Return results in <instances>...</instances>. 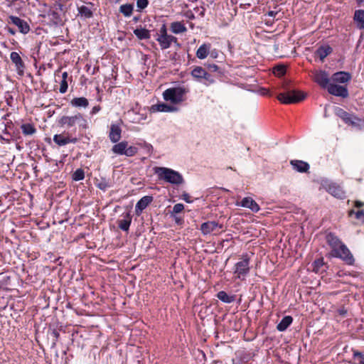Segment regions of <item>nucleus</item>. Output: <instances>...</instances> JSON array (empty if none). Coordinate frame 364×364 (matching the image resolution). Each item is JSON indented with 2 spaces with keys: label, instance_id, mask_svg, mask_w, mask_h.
I'll list each match as a JSON object with an SVG mask.
<instances>
[{
  "label": "nucleus",
  "instance_id": "1",
  "mask_svg": "<svg viewBox=\"0 0 364 364\" xmlns=\"http://www.w3.org/2000/svg\"><path fill=\"white\" fill-rule=\"evenodd\" d=\"M327 244L331 247V255L340 258L346 264L352 265L355 259L347 246L333 232H328L326 235Z\"/></svg>",
  "mask_w": 364,
  "mask_h": 364
},
{
  "label": "nucleus",
  "instance_id": "2",
  "mask_svg": "<svg viewBox=\"0 0 364 364\" xmlns=\"http://www.w3.org/2000/svg\"><path fill=\"white\" fill-rule=\"evenodd\" d=\"M154 172L159 180L164 181L172 185L179 186L185 183L183 176L177 171L167 167L156 166Z\"/></svg>",
  "mask_w": 364,
  "mask_h": 364
},
{
  "label": "nucleus",
  "instance_id": "3",
  "mask_svg": "<svg viewBox=\"0 0 364 364\" xmlns=\"http://www.w3.org/2000/svg\"><path fill=\"white\" fill-rule=\"evenodd\" d=\"M57 122L59 127L67 129L72 128L77 124L81 129L85 130L89 128L87 120L80 112L76 113L73 116H62L58 119Z\"/></svg>",
  "mask_w": 364,
  "mask_h": 364
},
{
  "label": "nucleus",
  "instance_id": "4",
  "mask_svg": "<svg viewBox=\"0 0 364 364\" xmlns=\"http://www.w3.org/2000/svg\"><path fill=\"white\" fill-rule=\"evenodd\" d=\"M285 92L279 93L277 96L278 100L283 104H294L304 100L306 95L296 90H291L284 87Z\"/></svg>",
  "mask_w": 364,
  "mask_h": 364
},
{
  "label": "nucleus",
  "instance_id": "5",
  "mask_svg": "<svg viewBox=\"0 0 364 364\" xmlns=\"http://www.w3.org/2000/svg\"><path fill=\"white\" fill-rule=\"evenodd\" d=\"M191 76L198 82L209 86L215 82V75L209 73L205 68L196 66L191 73Z\"/></svg>",
  "mask_w": 364,
  "mask_h": 364
},
{
  "label": "nucleus",
  "instance_id": "6",
  "mask_svg": "<svg viewBox=\"0 0 364 364\" xmlns=\"http://www.w3.org/2000/svg\"><path fill=\"white\" fill-rule=\"evenodd\" d=\"M186 90L182 87H174L166 89L163 92V97L166 101H169L173 104H178L183 100V95Z\"/></svg>",
  "mask_w": 364,
  "mask_h": 364
},
{
  "label": "nucleus",
  "instance_id": "7",
  "mask_svg": "<svg viewBox=\"0 0 364 364\" xmlns=\"http://www.w3.org/2000/svg\"><path fill=\"white\" fill-rule=\"evenodd\" d=\"M234 273L237 274L238 278L245 277L250 272V259L248 257L244 258L242 261L237 262L235 264Z\"/></svg>",
  "mask_w": 364,
  "mask_h": 364
},
{
  "label": "nucleus",
  "instance_id": "8",
  "mask_svg": "<svg viewBox=\"0 0 364 364\" xmlns=\"http://www.w3.org/2000/svg\"><path fill=\"white\" fill-rule=\"evenodd\" d=\"M327 91L329 94L336 96L341 97L343 98H347L349 95L348 90L346 86L339 85L337 84L331 83L327 89Z\"/></svg>",
  "mask_w": 364,
  "mask_h": 364
},
{
  "label": "nucleus",
  "instance_id": "9",
  "mask_svg": "<svg viewBox=\"0 0 364 364\" xmlns=\"http://www.w3.org/2000/svg\"><path fill=\"white\" fill-rule=\"evenodd\" d=\"M94 181L95 186L104 192L114 185L113 178H106L102 176H100L99 178H95Z\"/></svg>",
  "mask_w": 364,
  "mask_h": 364
},
{
  "label": "nucleus",
  "instance_id": "10",
  "mask_svg": "<svg viewBox=\"0 0 364 364\" xmlns=\"http://www.w3.org/2000/svg\"><path fill=\"white\" fill-rule=\"evenodd\" d=\"M63 7L64 6L61 3L56 2L48 11V16L51 18V19L55 24H58L62 21L60 14L58 11H63Z\"/></svg>",
  "mask_w": 364,
  "mask_h": 364
},
{
  "label": "nucleus",
  "instance_id": "11",
  "mask_svg": "<svg viewBox=\"0 0 364 364\" xmlns=\"http://www.w3.org/2000/svg\"><path fill=\"white\" fill-rule=\"evenodd\" d=\"M10 58L11 62L15 65L18 74L23 75L26 65L20 55L17 52H11Z\"/></svg>",
  "mask_w": 364,
  "mask_h": 364
},
{
  "label": "nucleus",
  "instance_id": "12",
  "mask_svg": "<svg viewBox=\"0 0 364 364\" xmlns=\"http://www.w3.org/2000/svg\"><path fill=\"white\" fill-rule=\"evenodd\" d=\"M314 80L323 89H328L331 84L328 74L325 70H320L319 72H317L315 74Z\"/></svg>",
  "mask_w": 364,
  "mask_h": 364
},
{
  "label": "nucleus",
  "instance_id": "13",
  "mask_svg": "<svg viewBox=\"0 0 364 364\" xmlns=\"http://www.w3.org/2000/svg\"><path fill=\"white\" fill-rule=\"evenodd\" d=\"M9 19L13 24L18 28L21 33L27 34L30 31V26L28 23L23 19L15 16H10Z\"/></svg>",
  "mask_w": 364,
  "mask_h": 364
},
{
  "label": "nucleus",
  "instance_id": "14",
  "mask_svg": "<svg viewBox=\"0 0 364 364\" xmlns=\"http://www.w3.org/2000/svg\"><path fill=\"white\" fill-rule=\"evenodd\" d=\"M177 110V107L172 105H169L165 102H159L156 105H151L150 107V112L154 113L157 112H176Z\"/></svg>",
  "mask_w": 364,
  "mask_h": 364
},
{
  "label": "nucleus",
  "instance_id": "15",
  "mask_svg": "<svg viewBox=\"0 0 364 364\" xmlns=\"http://www.w3.org/2000/svg\"><path fill=\"white\" fill-rule=\"evenodd\" d=\"M154 200L152 196H145L142 197L136 204L135 213L137 215H140L142 211L151 203Z\"/></svg>",
  "mask_w": 364,
  "mask_h": 364
},
{
  "label": "nucleus",
  "instance_id": "16",
  "mask_svg": "<svg viewBox=\"0 0 364 364\" xmlns=\"http://www.w3.org/2000/svg\"><path fill=\"white\" fill-rule=\"evenodd\" d=\"M217 228H222L223 225H220L216 221H207L201 224L200 230L203 235H208L215 230Z\"/></svg>",
  "mask_w": 364,
  "mask_h": 364
},
{
  "label": "nucleus",
  "instance_id": "17",
  "mask_svg": "<svg viewBox=\"0 0 364 364\" xmlns=\"http://www.w3.org/2000/svg\"><path fill=\"white\" fill-rule=\"evenodd\" d=\"M122 137V129L119 124H112L109 133V138L112 143L118 142Z\"/></svg>",
  "mask_w": 364,
  "mask_h": 364
},
{
  "label": "nucleus",
  "instance_id": "18",
  "mask_svg": "<svg viewBox=\"0 0 364 364\" xmlns=\"http://www.w3.org/2000/svg\"><path fill=\"white\" fill-rule=\"evenodd\" d=\"M333 48L327 44L320 46L315 51L314 54L318 57L321 62H323L325 58L332 53Z\"/></svg>",
  "mask_w": 364,
  "mask_h": 364
},
{
  "label": "nucleus",
  "instance_id": "19",
  "mask_svg": "<svg viewBox=\"0 0 364 364\" xmlns=\"http://www.w3.org/2000/svg\"><path fill=\"white\" fill-rule=\"evenodd\" d=\"M332 80L338 83H346L350 81L352 75L350 73L346 71H338L333 74Z\"/></svg>",
  "mask_w": 364,
  "mask_h": 364
},
{
  "label": "nucleus",
  "instance_id": "20",
  "mask_svg": "<svg viewBox=\"0 0 364 364\" xmlns=\"http://www.w3.org/2000/svg\"><path fill=\"white\" fill-rule=\"evenodd\" d=\"M290 164L294 170L299 173H307L310 168L307 162L301 160H291Z\"/></svg>",
  "mask_w": 364,
  "mask_h": 364
},
{
  "label": "nucleus",
  "instance_id": "21",
  "mask_svg": "<svg viewBox=\"0 0 364 364\" xmlns=\"http://www.w3.org/2000/svg\"><path fill=\"white\" fill-rule=\"evenodd\" d=\"M240 205L250 209L254 213H257L260 209L259 205L250 197L244 198L240 202Z\"/></svg>",
  "mask_w": 364,
  "mask_h": 364
},
{
  "label": "nucleus",
  "instance_id": "22",
  "mask_svg": "<svg viewBox=\"0 0 364 364\" xmlns=\"http://www.w3.org/2000/svg\"><path fill=\"white\" fill-rule=\"evenodd\" d=\"M133 33L139 40H147L151 37L150 31L141 26H137Z\"/></svg>",
  "mask_w": 364,
  "mask_h": 364
},
{
  "label": "nucleus",
  "instance_id": "23",
  "mask_svg": "<svg viewBox=\"0 0 364 364\" xmlns=\"http://www.w3.org/2000/svg\"><path fill=\"white\" fill-rule=\"evenodd\" d=\"M326 191L330 194L338 198H342L345 195V193L343 191L342 188L336 183L328 184V187L326 188Z\"/></svg>",
  "mask_w": 364,
  "mask_h": 364
},
{
  "label": "nucleus",
  "instance_id": "24",
  "mask_svg": "<svg viewBox=\"0 0 364 364\" xmlns=\"http://www.w3.org/2000/svg\"><path fill=\"white\" fill-rule=\"evenodd\" d=\"M346 124L350 125L358 130H360L364 127V120L353 114L350 116Z\"/></svg>",
  "mask_w": 364,
  "mask_h": 364
},
{
  "label": "nucleus",
  "instance_id": "25",
  "mask_svg": "<svg viewBox=\"0 0 364 364\" xmlns=\"http://www.w3.org/2000/svg\"><path fill=\"white\" fill-rule=\"evenodd\" d=\"M132 215L129 213H127L124 218L117 220L118 227L124 232H128L132 223Z\"/></svg>",
  "mask_w": 364,
  "mask_h": 364
},
{
  "label": "nucleus",
  "instance_id": "26",
  "mask_svg": "<svg viewBox=\"0 0 364 364\" xmlns=\"http://www.w3.org/2000/svg\"><path fill=\"white\" fill-rule=\"evenodd\" d=\"M353 20L358 28L364 30V10H356L354 13Z\"/></svg>",
  "mask_w": 364,
  "mask_h": 364
},
{
  "label": "nucleus",
  "instance_id": "27",
  "mask_svg": "<svg viewBox=\"0 0 364 364\" xmlns=\"http://www.w3.org/2000/svg\"><path fill=\"white\" fill-rule=\"evenodd\" d=\"M211 45L210 43L202 44L196 51V57L199 59H205L210 53Z\"/></svg>",
  "mask_w": 364,
  "mask_h": 364
},
{
  "label": "nucleus",
  "instance_id": "28",
  "mask_svg": "<svg viewBox=\"0 0 364 364\" xmlns=\"http://www.w3.org/2000/svg\"><path fill=\"white\" fill-rule=\"evenodd\" d=\"M292 321L293 318L291 316H285L277 324V329L280 332H283L288 328V327L292 323Z\"/></svg>",
  "mask_w": 364,
  "mask_h": 364
},
{
  "label": "nucleus",
  "instance_id": "29",
  "mask_svg": "<svg viewBox=\"0 0 364 364\" xmlns=\"http://www.w3.org/2000/svg\"><path fill=\"white\" fill-rule=\"evenodd\" d=\"M311 266L314 272L322 274L326 271L324 267L326 266V264L324 262L323 258L320 257L315 259L311 264Z\"/></svg>",
  "mask_w": 364,
  "mask_h": 364
},
{
  "label": "nucleus",
  "instance_id": "30",
  "mask_svg": "<svg viewBox=\"0 0 364 364\" xmlns=\"http://www.w3.org/2000/svg\"><path fill=\"white\" fill-rule=\"evenodd\" d=\"M70 105L77 108H86L89 105V101L84 97H74L70 101Z\"/></svg>",
  "mask_w": 364,
  "mask_h": 364
},
{
  "label": "nucleus",
  "instance_id": "31",
  "mask_svg": "<svg viewBox=\"0 0 364 364\" xmlns=\"http://www.w3.org/2000/svg\"><path fill=\"white\" fill-rule=\"evenodd\" d=\"M128 145V141H122L119 143L117 142V144L112 147V151L115 154L124 155L125 149Z\"/></svg>",
  "mask_w": 364,
  "mask_h": 364
},
{
  "label": "nucleus",
  "instance_id": "32",
  "mask_svg": "<svg viewBox=\"0 0 364 364\" xmlns=\"http://www.w3.org/2000/svg\"><path fill=\"white\" fill-rule=\"evenodd\" d=\"M204 68H206L209 73H216L218 76H221L224 74V70L215 63H206L204 64Z\"/></svg>",
  "mask_w": 364,
  "mask_h": 364
},
{
  "label": "nucleus",
  "instance_id": "33",
  "mask_svg": "<svg viewBox=\"0 0 364 364\" xmlns=\"http://www.w3.org/2000/svg\"><path fill=\"white\" fill-rule=\"evenodd\" d=\"M186 27L183 23L179 21L173 22L171 24V31L176 34L182 33L186 31Z\"/></svg>",
  "mask_w": 364,
  "mask_h": 364
},
{
  "label": "nucleus",
  "instance_id": "34",
  "mask_svg": "<svg viewBox=\"0 0 364 364\" xmlns=\"http://www.w3.org/2000/svg\"><path fill=\"white\" fill-rule=\"evenodd\" d=\"M217 298L224 303L230 304L235 301V296L229 295L225 291H220L217 294Z\"/></svg>",
  "mask_w": 364,
  "mask_h": 364
},
{
  "label": "nucleus",
  "instance_id": "35",
  "mask_svg": "<svg viewBox=\"0 0 364 364\" xmlns=\"http://www.w3.org/2000/svg\"><path fill=\"white\" fill-rule=\"evenodd\" d=\"M77 11L81 17L84 18H90L93 17V12L86 6H81L77 7Z\"/></svg>",
  "mask_w": 364,
  "mask_h": 364
},
{
  "label": "nucleus",
  "instance_id": "36",
  "mask_svg": "<svg viewBox=\"0 0 364 364\" xmlns=\"http://www.w3.org/2000/svg\"><path fill=\"white\" fill-rule=\"evenodd\" d=\"M21 129L25 136L32 135L36 132L35 127L30 123L22 124L21 125Z\"/></svg>",
  "mask_w": 364,
  "mask_h": 364
},
{
  "label": "nucleus",
  "instance_id": "37",
  "mask_svg": "<svg viewBox=\"0 0 364 364\" xmlns=\"http://www.w3.org/2000/svg\"><path fill=\"white\" fill-rule=\"evenodd\" d=\"M134 10L133 4H126L121 5L119 7V12L122 13L125 17L130 16Z\"/></svg>",
  "mask_w": 364,
  "mask_h": 364
},
{
  "label": "nucleus",
  "instance_id": "38",
  "mask_svg": "<svg viewBox=\"0 0 364 364\" xmlns=\"http://www.w3.org/2000/svg\"><path fill=\"white\" fill-rule=\"evenodd\" d=\"M53 141L60 146H65L68 144V136L62 134H55L53 136Z\"/></svg>",
  "mask_w": 364,
  "mask_h": 364
},
{
  "label": "nucleus",
  "instance_id": "39",
  "mask_svg": "<svg viewBox=\"0 0 364 364\" xmlns=\"http://www.w3.org/2000/svg\"><path fill=\"white\" fill-rule=\"evenodd\" d=\"M156 41L159 42L162 50L167 49L171 46L168 36H158Z\"/></svg>",
  "mask_w": 364,
  "mask_h": 364
},
{
  "label": "nucleus",
  "instance_id": "40",
  "mask_svg": "<svg viewBox=\"0 0 364 364\" xmlns=\"http://www.w3.org/2000/svg\"><path fill=\"white\" fill-rule=\"evenodd\" d=\"M335 114H336V116L340 117L345 123L348 119L350 116L352 114L338 107H336Z\"/></svg>",
  "mask_w": 364,
  "mask_h": 364
},
{
  "label": "nucleus",
  "instance_id": "41",
  "mask_svg": "<svg viewBox=\"0 0 364 364\" xmlns=\"http://www.w3.org/2000/svg\"><path fill=\"white\" fill-rule=\"evenodd\" d=\"M84 178H85V172L82 168L76 169L72 175V179L75 181H79L83 180Z\"/></svg>",
  "mask_w": 364,
  "mask_h": 364
},
{
  "label": "nucleus",
  "instance_id": "42",
  "mask_svg": "<svg viewBox=\"0 0 364 364\" xmlns=\"http://www.w3.org/2000/svg\"><path fill=\"white\" fill-rule=\"evenodd\" d=\"M138 152V149L134 146H127L124 155L129 157L134 156Z\"/></svg>",
  "mask_w": 364,
  "mask_h": 364
},
{
  "label": "nucleus",
  "instance_id": "43",
  "mask_svg": "<svg viewBox=\"0 0 364 364\" xmlns=\"http://www.w3.org/2000/svg\"><path fill=\"white\" fill-rule=\"evenodd\" d=\"M149 4V0H136V7L141 11L146 9Z\"/></svg>",
  "mask_w": 364,
  "mask_h": 364
},
{
  "label": "nucleus",
  "instance_id": "44",
  "mask_svg": "<svg viewBox=\"0 0 364 364\" xmlns=\"http://www.w3.org/2000/svg\"><path fill=\"white\" fill-rule=\"evenodd\" d=\"M184 209V205L182 203H177L173 207V210L171 213V217L173 215L181 213Z\"/></svg>",
  "mask_w": 364,
  "mask_h": 364
},
{
  "label": "nucleus",
  "instance_id": "45",
  "mask_svg": "<svg viewBox=\"0 0 364 364\" xmlns=\"http://www.w3.org/2000/svg\"><path fill=\"white\" fill-rule=\"evenodd\" d=\"M353 214H355V218L364 223V211L363 210H358L357 212L352 210L349 212V215H352Z\"/></svg>",
  "mask_w": 364,
  "mask_h": 364
},
{
  "label": "nucleus",
  "instance_id": "46",
  "mask_svg": "<svg viewBox=\"0 0 364 364\" xmlns=\"http://www.w3.org/2000/svg\"><path fill=\"white\" fill-rule=\"evenodd\" d=\"M51 336L53 337L52 347H54L56 345V343L58 341V338L60 337V333H59V332L57 330L53 329L51 331Z\"/></svg>",
  "mask_w": 364,
  "mask_h": 364
},
{
  "label": "nucleus",
  "instance_id": "47",
  "mask_svg": "<svg viewBox=\"0 0 364 364\" xmlns=\"http://www.w3.org/2000/svg\"><path fill=\"white\" fill-rule=\"evenodd\" d=\"M68 85L67 80H61L59 91L60 93H65L68 90Z\"/></svg>",
  "mask_w": 364,
  "mask_h": 364
},
{
  "label": "nucleus",
  "instance_id": "48",
  "mask_svg": "<svg viewBox=\"0 0 364 364\" xmlns=\"http://www.w3.org/2000/svg\"><path fill=\"white\" fill-rule=\"evenodd\" d=\"M141 147H143L146 150V153L149 155L151 154L152 151H153V146L150 144L144 142V143H143V144H141Z\"/></svg>",
  "mask_w": 364,
  "mask_h": 364
},
{
  "label": "nucleus",
  "instance_id": "49",
  "mask_svg": "<svg viewBox=\"0 0 364 364\" xmlns=\"http://www.w3.org/2000/svg\"><path fill=\"white\" fill-rule=\"evenodd\" d=\"M275 70L278 75H284L286 73V68L283 65H278L275 68Z\"/></svg>",
  "mask_w": 364,
  "mask_h": 364
},
{
  "label": "nucleus",
  "instance_id": "50",
  "mask_svg": "<svg viewBox=\"0 0 364 364\" xmlns=\"http://www.w3.org/2000/svg\"><path fill=\"white\" fill-rule=\"evenodd\" d=\"M338 314L343 318H345L347 316L348 311L344 306H343L338 309Z\"/></svg>",
  "mask_w": 364,
  "mask_h": 364
},
{
  "label": "nucleus",
  "instance_id": "51",
  "mask_svg": "<svg viewBox=\"0 0 364 364\" xmlns=\"http://www.w3.org/2000/svg\"><path fill=\"white\" fill-rule=\"evenodd\" d=\"M159 36H167L168 34L167 33V28L166 24H163L160 28V34Z\"/></svg>",
  "mask_w": 364,
  "mask_h": 364
},
{
  "label": "nucleus",
  "instance_id": "52",
  "mask_svg": "<svg viewBox=\"0 0 364 364\" xmlns=\"http://www.w3.org/2000/svg\"><path fill=\"white\" fill-rule=\"evenodd\" d=\"M182 198L188 203H191L193 202V200H191V196H189V194L186 192L183 193Z\"/></svg>",
  "mask_w": 364,
  "mask_h": 364
},
{
  "label": "nucleus",
  "instance_id": "53",
  "mask_svg": "<svg viewBox=\"0 0 364 364\" xmlns=\"http://www.w3.org/2000/svg\"><path fill=\"white\" fill-rule=\"evenodd\" d=\"M100 110H101V107L100 105H96V106L93 107V108L92 109V110L90 112V114L92 115L95 114Z\"/></svg>",
  "mask_w": 364,
  "mask_h": 364
},
{
  "label": "nucleus",
  "instance_id": "54",
  "mask_svg": "<svg viewBox=\"0 0 364 364\" xmlns=\"http://www.w3.org/2000/svg\"><path fill=\"white\" fill-rule=\"evenodd\" d=\"M353 357L354 358L358 357L361 360H363V359H364V354L363 353H361V352H359V351H354Z\"/></svg>",
  "mask_w": 364,
  "mask_h": 364
},
{
  "label": "nucleus",
  "instance_id": "55",
  "mask_svg": "<svg viewBox=\"0 0 364 364\" xmlns=\"http://www.w3.org/2000/svg\"><path fill=\"white\" fill-rule=\"evenodd\" d=\"M209 54L212 58H216L218 57V51L216 49H214L213 50H210Z\"/></svg>",
  "mask_w": 364,
  "mask_h": 364
},
{
  "label": "nucleus",
  "instance_id": "56",
  "mask_svg": "<svg viewBox=\"0 0 364 364\" xmlns=\"http://www.w3.org/2000/svg\"><path fill=\"white\" fill-rule=\"evenodd\" d=\"M173 217H174V220L176 224L181 225L183 223V218H181V217H176L174 215H173Z\"/></svg>",
  "mask_w": 364,
  "mask_h": 364
},
{
  "label": "nucleus",
  "instance_id": "57",
  "mask_svg": "<svg viewBox=\"0 0 364 364\" xmlns=\"http://www.w3.org/2000/svg\"><path fill=\"white\" fill-rule=\"evenodd\" d=\"M186 16L188 18H189V19H194L195 18L194 14L192 11H188L186 12Z\"/></svg>",
  "mask_w": 364,
  "mask_h": 364
},
{
  "label": "nucleus",
  "instance_id": "58",
  "mask_svg": "<svg viewBox=\"0 0 364 364\" xmlns=\"http://www.w3.org/2000/svg\"><path fill=\"white\" fill-rule=\"evenodd\" d=\"M68 144L69 143H73V144H75L77 142V139L74 137V138H72L69 136H68Z\"/></svg>",
  "mask_w": 364,
  "mask_h": 364
},
{
  "label": "nucleus",
  "instance_id": "59",
  "mask_svg": "<svg viewBox=\"0 0 364 364\" xmlns=\"http://www.w3.org/2000/svg\"><path fill=\"white\" fill-rule=\"evenodd\" d=\"M168 38H169V41H170V43L171 44L173 42H175L176 43L177 42V38L173 36H171V35H168Z\"/></svg>",
  "mask_w": 364,
  "mask_h": 364
},
{
  "label": "nucleus",
  "instance_id": "60",
  "mask_svg": "<svg viewBox=\"0 0 364 364\" xmlns=\"http://www.w3.org/2000/svg\"><path fill=\"white\" fill-rule=\"evenodd\" d=\"M6 29L11 35H15L16 34L15 29L11 28V27H6Z\"/></svg>",
  "mask_w": 364,
  "mask_h": 364
},
{
  "label": "nucleus",
  "instance_id": "61",
  "mask_svg": "<svg viewBox=\"0 0 364 364\" xmlns=\"http://www.w3.org/2000/svg\"><path fill=\"white\" fill-rule=\"evenodd\" d=\"M277 14V11H269L267 13V16H269L270 17H273V18H274Z\"/></svg>",
  "mask_w": 364,
  "mask_h": 364
},
{
  "label": "nucleus",
  "instance_id": "62",
  "mask_svg": "<svg viewBox=\"0 0 364 364\" xmlns=\"http://www.w3.org/2000/svg\"><path fill=\"white\" fill-rule=\"evenodd\" d=\"M264 95L272 96L273 93L270 92L269 90L264 89V92L262 93Z\"/></svg>",
  "mask_w": 364,
  "mask_h": 364
},
{
  "label": "nucleus",
  "instance_id": "63",
  "mask_svg": "<svg viewBox=\"0 0 364 364\" xmlns=\"http://www.w3.org/2000/svg\"><path fill=\"white\" fill-rule=\"evenodd\" d=\"M68 76V74L67 72L63 73V74H62V80H67Z\"/></svg>",
  "mask_w": 364,
  "mask_h": 364
},
{
  "label": "nucleus",
  "instance_id": "64",
  "mask_svg": "<svg viewBox=\"0 0 364 364\" xmlns=\"http://www.w3.org/2000/svg\"><path fill=\"white\" fill-rule=\"evenodd\" d=\"M140 20V16H136L133 18V21L136 23Z\"/></svg>",
  "mask_w": 364,
  "mask_h": 364
}]
</instances>
